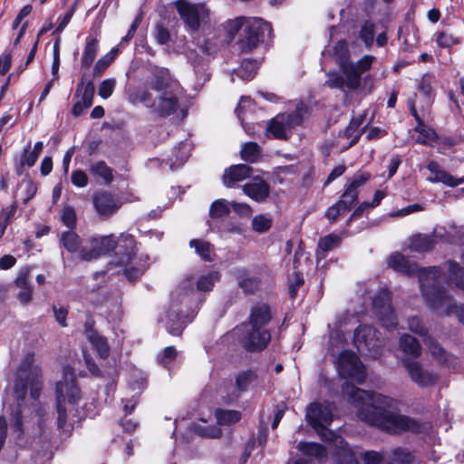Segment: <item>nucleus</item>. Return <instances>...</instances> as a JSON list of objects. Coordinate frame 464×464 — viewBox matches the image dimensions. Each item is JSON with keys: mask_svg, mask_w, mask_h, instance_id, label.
<instances>
[{"mask_svg": "<svg viewBox=\"0 0 464 464\" xmlns=\"http://www.w3.org/2000/svg\"><path fill=\"white\" fill-rule=\"evenodd\" d=\"M345 400L358 408L360 420L391 433L417 431L420 425L398 411L397 402L380 393L359 389L348 382L342 388Z\"/></svg>", "mask_w": 464, "mask_h": 464, "instance_id": "nucleus-1", "label": "nucleus"}, {"mask_svg": "<svg viewBox=\"0 0 464 464\" xmlns=\"http://www.w3.org/2000/svg\"><path fill=\"white\" fill-rule=\"evenodd\" d=\"M147 86L154 92L155 96L146 88H137L129 94V102L134 105L142 103L162 116L170 115L177 111L183 90L168 70L161 69L157 72L147 82Z\"/></svg>", "mask_w": 464, "mask_h": 464, "instance_id": "nucleus-2", "label": "nucleus"}, {"mask_svg": "<svg viewBox=\"0 0 464 464\" xmlns=\"http://www.w3.org/2000/svg\"><path fill=\"white\" fill-rule=\"evenodd\" d=\"M90 249L82 248L80 251V259L90 261L97 258L116 247H124L126 252H118L119 265L124 266V275L130 280L137 279L146 269V259L137 256L134 238L129 234H121L118 241L113 235L93 237L90 240Z\"/></svg>", "mask_w": 464, "mask_h": 464, "instance_id": "nucleus-3", "label": "nucleus"}, {"mask_svg": "<svg viewBox=\"0 0 464 464\" xmlns=\"http://www.w3.org/2000/svg\"><path fill=\"white\" fill-rule=\"evenodd\" d=\"M333 405L329 402L311 403L306 410V420L316 430L319 436L329 441H334L338 448V456L343 464H359L357 452L352 449L341 437L326 429L333 421Z\"/></svg>", "mask_w": 464, "mask_h": 464, "instance_id": "nucleus-4", "label": "nucleus"}, {"mask_svg": "<svg viewBox=\"0 0 464 464\" xmlns=\"http://www.w3.org/2000/svg\"><path fill=\"white\" fill-rule=\"evenodd\" d=\"M444 276L436 268L420 273V288L427 304L440 315L456 314L464 324V306L453 304L441 287Z\"/></svg>", "mask_w": 464, "mask_h": 464, "instance_id": "nucleus-5", "label": "nucleus"}, {"mask_svg": "<svg viewBox=\"0 0 464 464\" xmlns=\"http://www.w3.org/2000/svg\"><path fill=\"white\" fill-rule=\"evenodd\" d=\"M174 6L184 24L186 31L191 35L194 44L204 55H209L213 47L208 40L198 36L199 30L209 24L212 12L206 3H194L189 0H176Z\"/></svg>", "mask_w": 464, "mask_h": 464, "instance_id": "nucleus-6", "label": "nucleus"}, {"mask_svg": "<svg viewBox=\"0 0 464 464\" xmlns=\"http://www.w3.org/2000/svg\"><path fill=\"white\" fill-rule=\"evenodd\" d=\"M225 29L231 38L240 33L238 45L242 52L248 53L254 50L265 37L272 34L270 23L256 17H237L227 20Z\"/></svg>", "mask_w": 464, "mask_h": 464, "instance_id": "nucleus-7", "label": "nucleus"}, {"mask_svg": "<svg viewBox=\"0 0 464 464\" xmlns=\"http://www.w3.org/2000/svg\"><path fill=\"white\" fill-rule=\"evenodd\" d=\"M28 388L31 397L38 399L43 388L42 369L33 351L24 354L15 372L13 396L17 402L24 399Z\"/></svg>", "mask_w": 464, "mask_h": 464, "instance_id": "nucleus-8", "label": "nucleus"}, {"mask_svg": "<svg viewBox=\"0 0 464 464\" xmlns=\"http://www.w3.org/2000/svg\"><path fill=\"white\" fill-rule=\"evenodd\" d=\"M58 425L63 427L69 413L77 412L76 406L81 400V392L75 381L73 369L65 366L63 370L62 380L56 382L55 388Z\"/></svg>", "mask_w": 464, "mask_h": 464, "instance_id": "nucleus-9", "label": "nucleus"}, {"mask_svg": "<svg viewBox=\"0 0 464 464\" xmlns=\"http://www.w3.org/2000/svg\"><path fill=\"white\" fill-rule=\"evenodd\" d=\"M409 329L420 336H425L424 343L434 360L448 367H456L458 363L457 358L448 353L433 338L426 336L427 329L418 317L409 319Z\"/></svg>", "mask_w": 464, "mask_h": 464, "instance_id": "nucleus-10", "label": "nucleus"}, {"mask_svg": "<svg viewBox=\"0 0 464 464\" xmlns=\"http://www.w3.org/2000/svg\"><path fill=\"white\" fill-rule=\"evenodd\" d=\"M304 111V108L301 104L291 113H281L276 116L267 125V135L275 139H287L291 130L302 123Z\"/></svg>", "mask_w": 464, "mask_h": 464, "instance_id": "nucleus-11", "label": "nucleus"}, {"mask_svg": "<svg viewBox=\"0 0 464 464\" xmlns=\"http://www.w3.org/2000/svg\"><path fill=\"white\" fill-rule=\"evenodd\" d=\"M334 364L339 375L343 378H351L359 383L364 382L365 369L355 353L348 350L341 352Z\"/></svg>", "mask_w": 464, "mask_h": 464, "instance_id": "nucleus-12", "label": "nucleus"}, {"mask_svg": "<svg viewBox=\"0 0 464 464\" xmlns=\"http://www.w3.org/2000/svg\"><path fill=\"white\" fill-rule=\"evenodd\" d=\"M353 343L360 353H368L377 357L383 345V340L377 336L376 330L369 325H360L354 331Z\"/></svg>", "mask_w": 464, "mask_h": 464, "instance_id": "nucleus-13", "label": "nucleus"}, {"mask_svg": "<svg viewBox=\"0 0 464 464\" xmlns=\"http://www.w3.org/2000/svg\"><path fill=\"white\" fill-rule=\"evenodd\" d=\"M372 307L383 327L387 330L396 327L397 320L391 306V295L387 289H381L373 297Z\"/></svg>", "mask_w": 464, "mask_h": 464, "instance_id": "nucleus-14", "label": "nucleus"}, {"mask_svg": "<svg viewBox=\"0 0 464 464\" xmlns=\"http://www.w3.org/2000/svg\"><path fill=\"white\" fill-rule=\"evenodd\" d=\"M402 364L410 379L420 387L431 386L438 380V374L424 368L420 362L406 359L403 360Z\"/></svg>", "mask_w": 464, "mask_h": 464, "instance_id": "nucleus-15", "label": "nucleus"}, {"mask_svg": "<svg viewBox=\"0 0 464 464\" xmlns=\"http://www.w3.org/2000/svg\"><path fill=\"white\" fill-rule=\"evenodd\" d=\"M270 340L271 334L266 328L249 325H247V330L243 337L244 345L248 351L263 350Z\"/></svg>", "mask_w": 464, "mask_h": 464, "instance_id": "nucleus-16", "label": "nucleus"}, {"mask_svg": "<svg viewBox=\"0 0 464 464\" xmlns=\"http://www.w3.org/2000/svg\"><path fill=\"white\" fill-rule=\"evenodd\" d=\"M94 84L92 82L87 83L81 82L76 89L75 96L79 100L74 103L72 112L74 116H80L84 111L92 104L94 96Z\"/></svg>", "mask_w": 464, "mask_h": 464, "instance_id": "nucleus-17", "label": "nucleus"}, {"mask_svg": "<svg viewBox=\"0 0 464 464\" xmlns=\"http://www.w3.org/2000/svg\"><path fill=\"white\" fill-rule=\"evenodd\" d=\"M387 264L389 267L404 275L411 276L417 273L419 278L420 273L422 270H425V268L417 269L415 264L411 263L401 253H393L391 255L387 260ZM430 268H436L440 274H442L437 266L426 267V269Z\"/></svg>", "mask_w": 464, "mask_h": 464, "instance_id": "nucleus-18", "label": "nucleus"}, {"mask_svg": "<svg viewBox=\"0 0 464 464\" xmlns=\"http://www.w3.org/2000/svg\"><path fill=\"white\" fill-rule=\"evenodd\" d=\"M93 204L100 216L109 217L120 208L119 202L107 192H101L94 196Z\"/></svg>", "mask_w": 464, "mask_h": 464, "instance_id": "nucleus-19", "label": "nucleus"}, {"mask_svg": "<svg viewBox=\"0 0 464 464\" xmlns=\"http://www.w3.org/2000/svg\"><path fill=\"white\" fill-rule=\"evenodd\" d=\"M411 111L417 121L415 131L419 135L418 138L416 139V141L421 145L432 146L433 142H435L438 140V135L436 131L432 128L427 126L420 120L414 106L411 107Z\"/></svg>", "mask_w": 464, "mask_h": 464, "instance_id": "nucleus-20", "label": "nucleus"}, {"mask_svg": "<svg viewBox=\"0 0 464 464\" xmlns=\"http://www.w3.org/2000/svg\"><path fill=\"white\" fill-rule=\"evenodd\" d=\"M220 275L218 271H209L208 273L200 275L195 282L191 278H187L183 282L184 288H190L193 290V285H196L197 290L198 291H210L214 285L219 280Z\"/></svg>", "mask_w": 464, "mask_h": 464, "instance_id": "nucleus-21", "label": "nucleus"}, {"mask_svg": "<svg viewBox=\"0 0 464 464\" xmlns=\"http://www.w3.org/2000/svg\"><path fill=\"white\" fill-rule=\"evenodd\" d=\"M244 193L256 201H263L269 194V186L259 178L243 187Z\"/></svg>", "mask_w": 464, "mask_h": 464, "instance_id": "nucleus-22", "label": "nucleus"}, {"mask_svg": "<svg viewBox=\"0 0 464 464\" xmlns=\"http://www.w3.org/2000/svg\"><path fill=\"white\" fill-rule=\"evenodd\" d=\"M251 169L245 164H238L227 169L223 176V182L227 187H232L235 183L243 181L250 176Z\"/></svg>", "mask_w": 464, "mask_h": 464, "instance_id": "nucleus-23", "label": "nucleus"}, {"mask_svg": "<svg viewBox=\"0 0 464 464\" xmlns=\"http://www.w3.org/2000/svg\"><path fill=\"white\" fill-rule=\"evenodd\" d=\"M271 319L270 310L266 304H257L253 307L250 317L249 326L266 328Z\"/></svg>", "mask_w": 464, "mask_h": 464, "instance_id": "nucleus-24", "label": "nucleus"}, {"mask_svg": "<svg viewBox=\"0 0 464 464\" xmlns=\"http://www.w3.org/2000/svg\"><path fill=\"white\" fill-rule=\"evenodd\" d=\"M341 71L344 78L346 89L348 91L357 90L362 82V76L357 72L353 66V63H343Z\"/></svg>", "mask_w": 464, "mask_h": 464, "instance_id": "nucleus-25", "label": "nucleus"}, {"mask_svg": "<svg viewBox=\"0 0 464 464\" xmlns=\"http://www.w3.org/2000/svg\"><path fill=\"white\" fill-rule=\"evenodd\" d=\"M86 337L97 351L101 358H106L109 355L110 348L107 340L91 328L89 323L86 324Z\"/></svg>", "mask_w": 464, "mask_h": 464, "instance_id": "nucleus-26", "label": "nucleus"}, {"mask_svg": "<svg viewBox=\"0 0 464 464\" xmlns=\"http://www.w3.org/2000/svg\"><path fill=\"white\" fill-rule=\"evenodd\" d=\"M436 238L432 235L418 234L410 238L409 248L415 252H426L434 247Z\"/></svg>", "mask_w": 464, "mask_h": 464, "instance_id": "nucleus-27", "label": "nucleus"}, {"mask_svg": "<svg viewBox=\"0 0 464 464\" xmlns=\"http://www.w3.org/2000/svg\"><path fill=\"white\" fill-rule=\"evenodd\" d=\"M99 49V40L97 37L89 35L85 40V46L82 55V65L90 67L93 63Z\"/></svg>", "mask_w": 464, "mask_h": 464, "instance_id": "nucleus-28", "label": "nucleus"}, {"mask_svg": "<svg viewBox=\"0 0 464 464\" xmlns=\"http://www.w3.org/2000/svg\"><path fill=\"white\" fill-rule=\"evenodd\" d=\"M61 243L71 253H77L80 258V251L82 248H87L86 246H82V240L79 236L72 230L63 232L61 234Z\"/></svg>", "mask_w": 464, "mask_h": 464, "instance_id": "nucleus-29", "label": "nucleus"}, {"mask_svg": "<svg viewBox=\"0 0 464 464\" xmlns=\"http://www.w3.org/2000/svg\"><path fill=\"white\" fill-rule=\"evenodd\" d=\"M400 348L406 354L417 358L421 354V346L419 342L410 334H403L400 339Z\"/></svg>", "mask_w": 464, "mask_h": 464, "instance_id": "nucleus-30", "label": "nucleus"}, {"mask_svg": "<svg viewBox=\"0 0 464 464\" xmlns=\"http://www.w3.org/2000/svg\"><path fill=\"white\" fill-rule=\"evenodd\" d=\"M297 448L304 455L319 461L326 456V450L318 443L301 441L298 443Z\"/></svg>", "mask_w": 464, "mask_h": 464, "instance_id": "nucleus-31", "label": "nucleus"}, {"mask_svg": "<svg viewBox=\"0 0 464 464\" xmlns=\"http://www.w3.org/2000/svg\"><path fill=\"white\" fill-rule=\"evenodd\" d=\"M90 172L94 177L102 179V182L109 184L113 179L112 169L103 161L92 162L90 165Z\"/></svg>", "mask_w": 464, "mask_h": 464, "instance_id": "nucleus-32", "label": "nucleus"}, {"mask_svg": "<svg viewBox=\"0 0 464 464\" xmlns=\"http://www.w3.org/2000/svg\"><path fill=\"white\" fill-rule=\"evenodd\" d=\"M414 462L415 457L402 448L394 449L386 460V464H414Z\"/></svg>", "mask_w": 464, "mask_h": 464, "instance_id": "nucleus-33", "label": "nucleus"}, {"mask_svg": "<svg viewBox=\"0 0 464 464\" xmlns=\"http://www.w3.org/2000/svg\"><path fill=\"white\" fill-rule=\"evenodd\" d=\"M243 270L237 271V279L238 280L239 286L246 294H254L260 288V281L255 276H246Z\"/></svg>", "mask_w": 464, "mask_h": 464, "instance_id": "nucleus-34", "label": "nucleus"}, {"mask_svg": "<svg viewBox=\"0 0 464 464\" xmlns=\"http://www.w3.org/2000/svg\"><path fill=\"white\" fill-rule=\"evenodd\" d=\"M189 246L195 248V252L205 261H212L214 256V250L212 246L204 240L192 239L189 242Z\"/></svg>", "mask_w": 464, "mask_h": 464, "instance_id": "nucleus-35", "label": "nucleus"}, {"mask_svg": "<svg viewBox=\"0 0 464 464\" xmlns=\"http://www.w3.org/2000/svg\"><path fill=\"white\" fill-rule=\"evenodd\" d=\"M362 122L363 118L362 116L354 117L352 119L349 125L345 129V137L348 139H352V140L349 143V147L354 145L359 140L362 132V130L360 129Z\"/></svg>", "mask_w": 464, "mask_h": 464, "instance_id": "nucleus-36", "label": "nucleus"}, {"mask_svg": "<svg viewBox=\"0 0 464 464\" xmlns=\"http://www.w3.org/2000/svg\"><path fill=\"white\" fill-rule=\"evenodd\" d=\"M258 65L259 63L256 61H243L235 73L244 81H250L255 77Z\"/></svg>", "mask_w": 464, "mask_h": 464, "instance_id": "nucleus-37", "label": "nucleus"}, {"mask_svg": "<svg viewBox=\"0 0 464 464\" xmlns=\"http://www.w3.org/2000/svg\"><path fill=\"white\" fill-rule=\"evenodd\" d=\"M432 177L428 178L431 183H442L448 187H456L464 183V178H456L448 172H436Z\"/></svg>", "mask_w": 464, "mask_h": 464, "instance_id": "nucleus-38", "label": "nucleus"}, {"mask_svg": "<svg viewBox=\"0 0 464 464\" xmlns=\"http://www.w3.org/2000/svg\"><path fill=\"white\" fill-rule=\"evenodd\" d=\"M230 203L224 198L215 200L209 209L212 218H222L230 213Z\"/></svg>", "mask_w": 464, "mask_h": 464, "instance_id": "nucleus-39", "label": "nucleus"}, {"mask_svg": "<svg viewBox=\"0 0 464 464\" xmlns=\"http://www.w3.org/2000/svg\"><path fill=\"white\" fill-rule=\"evenodd\" d=\"M450 280L459 288H464V268L455 262L448 263Z\"/></svg>", "mask_w": 464, "mask_h": 464, "instance_id": "nucleus-40", "label": "nucleus"}, {"mask_svg": "<svg viewBox=\"0 0 464 464\" xmlns=\"http://www.w3.org/2000/svg\"><path fill=\"white\" fill-rule=\"evenodd\" d=\"M215 416L218 424L230 425L240 420L241 413L237 411L217 410Z\"/></svg>", "mask_w": 464, "mask_h": 464, "instance_id": "nucleus-41", "label": "nucleus"}, {"mask_svg": "<svg viewBox=\"0 0 464 464\" xmlns=\"http://www.w3.org/2000/svg\"><path fill=\"white\" fill-rule=\"evenodd\" d=\"M260 147L256 142H246L241 150V157L245 161L255 162L260 157Z\"/></svg>", "mask_w": 464, "mask_h": 464, "instance_id": "nucleus-42", "label": "nucleus"}, {"mask_svg": "<svg viewBox=\"0 0 464 464\" xmlns=\"http://www.w3.org/2000/svg\"><path fill=\"white\" fill-rule=\"evenodd\" d=\"M340 237L334 234H330L320 238L317 255L319 256L321 253H325L337 247L340 244Z\"/></svg>", "mask_w": 464, "mask_h": 464, "instance_id": "nucleus-43", "label": "nucleus"}, {"mask_svg": "<svg viewBox=\"0 0 464 464\" xmlns=\"http://www.w3.org/2000/svg\"><path fill=\"white\" fill-rule=\"evenodd\" d=\"M256 382V375L248 371L240 372L236 378L237 390L241 392L246 391L251 385Z\"/></svg>", "mask_w": 464, "mask_h": 464, "instance_id": "nucleus-44", "label": "nucleus"}, {"mask_svg": "<svg viewBox=\"0 0 464 464\" xmlns=\"http://www.w3.org/2000/svg\"><path fill=\"white\" fill-rule=\"evenodd\" d=\"M119 50L118 48H112L108 53H106L104 56L100 58L94 66V73L100 74L102 72H104L111 63L115 59V57L118 55Z\"/></svg>", "mask_w": 464, "mask_h": 464, "instance_id": "nucleus-45", "label": "nucleus"}, {"mask_svg": "<svg viewBox=\"0 0 464 464\" xmlns=\"http://www.w3.org/2000/svg\"><path fill=\"white\" fill-rule=\"evenodd\" d=\"M271 226L272 219L265 215H256L252 219V228L259 234L268 231Z\"/></svg>", "mask_w": 464, "mask_h": 464, "instance_id": "nucleus-46", "label": "nucleus"}, {"mask_svg": "<svg viewBox=\"0 0 464 464\" xmlns=\"http://www.w3.org/2000/svg\"><path fill=\"white\" fill-rule=\"evenodd\" d=\"M435 83L434 77L430 75H425L420 82V92L425 97L427 103L430 102L433 96V84Z\"/></svg>", "mask_w": 464, "mask_h": 464, "instance_id": "nucleus-47", "label": "nucleus"}, {"mask_svg": "<svg viewBox=\"0 0 464 464\" xmlns=\"http://www.w3.org/2000/svg\"><path fill=\"white\" fill-rule=\"evenodd\" d=\"M360 456L364 464H381L386 459V456L382 452L375 450H366L360 453Z\"/></svg>", "mask_w": 464, "mask_h": 464, "instance_id": "nucleus-48", "label": "nucleus"}, {"mask_svg": "<svg viewBox=\"0 0 464 464\" xmlns=\"http://www.w3.org/2000/svg\"><path fill=\"white\" fill-rule=\"evenodd\" d=\"M191 150V146L188 142H181L179 144L178 148L175 149L174 153L177 159V161L174 164L181 165L183 164L189 157Z\"/></svg>", "mask_w": 464, "mask_h": 464, "instance_id": "nucleus-49", "label": "nucleus"}, {"mask_svg": "<svg viewBox=\"0 0 464 464\" xmlns=\"http://www.w3.org/2000/svg\"><path fill=\"white\" fill-rule=\"evenodd\" d=\"M326 85L332 89L346 91L344 78L338 72H329L327 74Z\"/></svg>", "mask_w": 464, "mask_h": 464, "instance_id": "nucleus-50", "label": "nucleus"}, {"mask_svg": "<svg viewBox=\"0 0 464 464\" xmlns=\"http://www.w3.org/2000/svg\"><path fill=\"white\" fill-rule=\"evenodd\" d=\"M154 38L159 44H168L170 41V33L167 27L158 24L153 32Z\"/></svg>", "mask_w": 464, "mask_h": 464, "instance_id": "nucleus-51", "label": "nucleus"}, {"mask_svg": "<svg viewBox=\"0 0 464 464\" xmlns=\"http://www.w3.org/2000/svg\"><path fill=\"white\" fill-rule=\"evenodd\" d=\"M357 198L358 190H353V188L347 187L338 202L345 207L347 210H349L351 207L357 201Z\"/></svg>", "mask_w": 464, "mask_h": 464, "instance_id": "nucleus-52", "label": "nucleus"}, {"mask_svg": "<svg viewBox=\"0 0 464 464\" xmlns=\"http://www.w3.org/2000/svg\"><path fill=\"white\" fill-rule=\"evenodd\" d=\"M376 58L372 55H364L356 63H353V66L357 72L362 76V74L367 71H369L375 62Z\"/></svg>", "mask_w": 464, "mask_h": 464, "instance_id": "nucleus-53", "label": "nucleus"}, {"mask_svg": "<svg viewBox=\"0 0 464 464\" xmlns=\"http://www.w3.org/2000/svg\"><path fill=\"white\" fill-rule=\"evenodd\" d=\"M374 36V26L372 23L365 22L360 31V38L363 41V43L370 46L373 43Z\"/></svg>", "mask_w": 464, "mask_h": 464, "instance_id": "nucleus-54", "label": "nucleus"}, {"mask_svg": "<svg viewBox=\"0 0 464 464\" xmlns=\"http://www.w3.org/2000/svg\"><path fill=\"white\" fill-rule=\"evenodd\" d=\"M171 316L172 314L169 315V322L167 325L168 332L172 335H179L188 321L183 318L181 319L179 316L176 315V317H178V321L177 323H174Z\"/></svg>", "mask_w": 464, "mask_h": 464, "instance_id": "nucleus-55", "label": "nucleus"}, {"mask_svg": "<svg viewBox=\"0 0 464 464\" xmlns=\"http://www.w3.org/2000/svg\"><path fill=\"white\" fill-rule=\"evenodd\" d=\"M115 85V79L111 78L103 80L99 86V95L102 99H108L112 94Z\"/></svg>", "mask_w": 464, "mask_h": 464, "instance_id": "nucleus-56", "label": "nucleus"}, {"mask_svg": "<svg viewBox=\"0 0 464 464\" xmlns=\"http://www.w3.org/2000/svg\"><path fill=\"white\" fill-rule=\"evenodd\" d=\"M424 208L420 204H412L409 205L403 208L392 211L390 213V217L392 218H402L408 215L422 211Z\"/></svg>", "mask_w": 464, "mask_h": 464, "instance_id": "nucleus-57", "label": "nucleus"}, {"mask_svg": "<svg viewBox=\"0 0 464 464\" xmlns=\"http://www.w3.org/2000/svg\"><path fill=\"white\" fill-rule=\"evenodd\" d=\"M438 144V152L441 154H446L449 150L453 148L457 143V140L452 137H439L436 140Z\"/></svg>", "mask_w": 464, "mask_h": 464, "instance_id": "nucleus-58", "label": "nucleus"}, {"mask_svg": "<svg viewBox=\"0 0 464 464\" xmlns=\"http://www.w3.org/2000/svg\"><path fill=\"white\" fill-rule=\"evenodd\" d=\"M348 210L345 208V207L337 201L334 205L331 206L327 209L325 216L331 222H334L338 218V217L343 215Z\"/></svg>", "mask_w": 464, "mask_h": 464, "instance_id": "nucleus-59", "label": "nucleus"}, {"mask_svg": "<svg viewBox=\"0 0 464 464\" xmlns=\"http://www.w3.org/2000/svg\"><path fill=\"white\" fill-rule=\"evenodd\" d=\"M61 219L66 227L70 228L72 227L76 222V215L74 209L71 207H65L63 209Z\"/></svg>", "mask_w": 464, "mask_h": 464, "instance_id": "nucleus-60", "label": "nucleus"}, {"mask_svg": "<svg viewBox=\"0 0 464 464\" xmlns=\"http://www.w3.org/2000/svg\"><path fill=\"white\" fill-rule=\"evenodd\" d=\"M345 325L346 323H343L341 321L337 324L335 330L330 334V340L332 343L335 342H343L346 334Z\"/></svg>", "mask_w": 464, "mask_h": 464, "instance_id": "nucleus-61", "label": "nucleus"}, {"mask_svg": "<svg viewBox=\"0 0 464 464\" xmlns=\"http://www.w3.org/2000/svg\"><path fill=\"white\" fill-rule=\"evenodd\" d=\"M72 183L78 188H83L88 184V177L82 170H75L72 173Z\"/></svg>", "mask_w": 464, "mask_h": 464, "instance_id": "nucleus-62", "label": "nucleus"}, {"mask_svg": "<svg viewBox=\"0 0 464 464\" xmlns=\"http://www.w3.org/2000/svg\"><path fill=\"white\" fill-rule=\"evenodd\" d=\"M436 42L441 47H450L458 43L451 34L445 32H441L437 34Z\"/></svg>", "mask_w": 464, "mask_h": 464, "instance_id": "nucleus-63", "label": "nucleus"}, {"mask_svg": "<svg viewBox=\"0 0 464 464\" xmlns=\"http://www.w3.org/2000/svg\"><path fill=\"white\" fill-rule=\"evenodd\" d=\"M369 179L370 175L367 173L357 174L353 178V179L351 180L347 187L353 188V190H357V188L365 184L369 180Z\"/></svg>", "mask_w": 464, "mask_h": 464, "instance_id": "nucleus-64", "label": "nucleus"}]
</instances>
